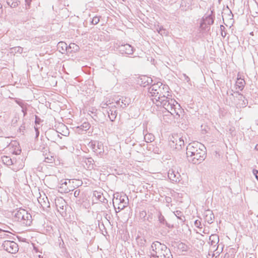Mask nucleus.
Returning a JSON list of instances; mask_svg holds the SVG:
<instances>
[{"mask_svg":"<svg viewBox=\"0 0 258 258\" xmlns=\"http://www.w3.org/2000/svg\"><path fill=\"white\" fill-rule=\"evenodd\" d=\"M169 90L167 85H164L157 92H153L152 101L157 103V105L163 106L172 115L179 117V112H181L180 105L175 100L171 98Z\"/></svg>","mask_w":258,"mask_h":258,"instance_id":"obj_1","label":"nucleus"},{"mask_svg":"<svg viewBox=\"0 0 258 258\" xmlns=\"http://www.w3.org/2000/svg\"><path fill=\"white\" fill-rule=\"evenodd\" d=\"M206 148L198 142L189 144L186 147V156L188 161L198 164L204 161L206 157Z\"/></svg>","mask_w":258,"mask_h":258,"instance_id":"obj_2","label":"nucleus"},{"mask_svg":"<svg viewBox=\"0 0 258 258\" xmlns=\"http://www.w3.org/2000/svg\"><path fill=\"white\" fill-rule=\"evenodd\" d=\"M15 216L18 221L25 226H30L32 223L31 215L23 209L18 210L15 213Z\"/></svg>","mask_w":258,"mask_h":258,"instance_id":"obj_3","label":"nucleus"},{"mask_svg":"<svg viewBox=\"0 0 258 258\" xmlns=\"http://www.w3.org/2000/svg\"><path fill=\"white\" fill-rule=\"evenodd\" d=\"M90 147L97 156L102 157L104 150V146L101 142L98 141H92L90 143Z\"/></svg>","mask_w":258,"mask_h":258,"instance_id":"obj_4","label":"nucleus"},{"mask_svg":"<svg viewBox=\"0 0 258 258\" xmlns=\"http://www.w3.org/2000/svg\"><path fill=\"white\" fill-rule=\"evenodd\" d=\"M2 246L6 251L11 253H15L19 249L18 244L13 241L6 240Z\"/></svg>","mask_w":258,"mask_h":258,"instance_id":"obj_5","label":"nucleus"},{"mask_svg":"<svg viewBox=\"0 0 258 258\" xmlns=\"http://www.w3.org/2000/svg\"><path fill=\"white\" fill-rule=\"evenodd\" d=\"M55 205L57 210L62 216L66 215V206L67 203L66 201L61 198L56 199L55 200Z\"/></svg>","mask_w":258,"mask_h":258,"instance_id":"obj_6","label":"nucleus"},{"mask_svg":"<svg viewBox=\"0 0 258 258\" xmlns=\"http://www.w3.org/2000/svg\"><path fill=\"white\" fill-rule=\"evenodd\" d=\"M151 258H173L171 252L167 247L158 252H154L151 255Z\"/></svg>","mask_w":258,"mask_h":258,"instance_id":"obj_7","label":"nucleus"},{"mask_svg":"<svg viewBox=\"0 0 258 258\" xmlns=\"http://www.w3.org/2000/svg\"><path fill=\"white\" fill-rule=\"evenodd\" d=\"M173 140L171 141L170 145L171 147H174L176 150H181L182 146H184V142L182 138L178 135L172 137Z\"/></svg>","mask_w":258,"mask_h":258,"instance_id":"obj_8","label":"nucleus"},{"mask_svg":"<svg viewBox=\"0 0 258 258\" xmlns=\"http://www.w3.org/2000/svg\"><path fill=\"white\" fill-rule=\"evenodd\" d=\"M167 247L164 244H162L158 241H155L152 243L150 249L151 255L154 252H158L161 250L167 248Z\"/></svg>","mask_w":258,"mask_h":258,"instance_id":"obj_9","label":"nucleus"},{"mask_svg":"<svg viewBox=\"0 0 258 258\" xmlns=\"http://www.w3.org/2000/svg\"><path fill=\"white\" fill-rule=\"evenodd\" d=\"M118 50L121 54H132L134 52L133 47L128 44L119 46Z\"/></svg>","mask_w":258,"mask_h":258,"instance_id":"obj_10","label":"nucleus"},{"mask_svg":"<svg viewBox=\"0 0 258 258\" xmlns=\"http://www.w3.org/2000/svg\"><path fill=\"white\" fill-rule=\"evenodd\" d=\"M213 12L211 11V14L206 16L205 18H203V21L200 25V28L202 29H206V25H211L214 23V18L212 16Z\"/></svg>","mask_w":258,"mask_h":258,"instance_id":"obj_11","label":"nucleus"},{"mask_svg":"<svg viewBox=\"0 0 258 258\" xmlns=\"http://www.w3.org/2000/svg\"><path fill=\"white\" fill-rule=\"evenodd\" d=\"M168 177L172 181L179 182L181 176L178 172H175L173 169H170L168 172Z\"/></svg>","mask_w":258,"mask_h":258,"instance_id":"obj_12","label":"nucleus"},{"mask_svg":"<svg viewBox=\"0 0 258 258\" xmlns=\"http://www.w3.org/2000/svg\"><path fill=\"white\" fill-rule=\"evenodd\" d=\"M46 138L49 141L54 143L56 142L59 138H60L57 132L53 130L48 131L46 133Z\"/></svg>","mask_w":258,"mask_h":258,"instance_id":"obj_13","label":"nucleus"},{"mask_svg":"<svg viewBox=\"0 0 258 258\" xmlns=\"http://www.w3.org/2000/svg\"><path fill=\"white\" fill-rule=\"evenodd\" d=\"M192 0H180V8L183 11L192 10Z\"/></svg>","mask_w":258,"mask_h":258,"instance_id":"obj_14","label":"nucleus"},{"mask_svg":"<svg viewBox=\"0 0 258 258\" xmlns=\"http://www.w3.org/2000/svg\"><path fill=\"white\" fill-rule=\"evenodd\" d=\"M90 127V124L88 122H84L81 125L76 127L75 131L78 134H82L84 132H86Z\"/></svg>","mask_w":258,"mask_h":258,"instance_id":"obj_15","label":"nucleus"},{"mask_svg":"<svg viewBox=\"0 0 258 258\" xmlns=\"http://www.w3.org/2000/svg\"><path fill=\"white\" fill-rule=\"evenodd\" d=\"M125 198H126L127 200H128V198L125 195H124L123 196L121 195L120 196H118L116 198V200H118L120 203V207H118V208L119 209L122 210L127 206L128 203L125 202Z\"/></svg>","mask_w":258,"mask_h":258,"instance_id":"obj_16","label":"nucleus"},{"mask_svg":"<svg viewBox=\"0 0 258 258\" xmlns=\"http://www.w3.org/2000/svg\"><path fill=\"white\" fill-rule=\"evenodd\" d=\"M164 85L161 82H158L156 84H154L150 86L148 89V92L151 94V96L153 97V92H157V90L160 89Z\"/></svg>","mask_w":258,"mask_h":258,"instance_id":"obj_17","label":"nucleus"},{"mask_svg":"<svg viewBox=\"0 0 258 258\" xmlns=\"http://www.w3.org/2000/svg\"><path fill=\"white\" fill-rule=\"evenodd\" d=\"M130 102L131 100L130 99H127L126 98L123 99V97L116 101V104L122 108L126 107L130 104Z\"/></svg>","mask_w":258,"mask_h":258,"instance_id":"obj_18","label":"nucleus"},{"mask_svg":"<svg viewBox=\"0 0 258 258\" xmlns=\"http://www.w3.org/2000/svg\"><path fill=\"white\" fill-rule=\"evenodd\" d=\"M83 162L86 164L89 169H92L96 166L95 161L92 157H85L83 159Z\"/></svg>","mask_w":258,"mask_h":258,"instance_id":"obj_19","label":"nucleus"},{"mask_svg":"<svg viewBox=\"0 0 258 258\" xmlns=\"http://www.w3.org/2000/svg\"><path fill=\"white\" fill-rule=\"evenodd\" d=\"M205 220L209 224H211L213 222V219L214 216L212 212L210 210H208L205 213Z\"/></svg>","mask_w":258,"mask_h":258,"instance_id":"obj_20","label":"nucleus"},{"mask_svg":"<svg viewBox=\"0 0 258 258\" xmlns=\"http://www.w3.org/2000/svg\"><path fill=\"white\" fill-rule=\"evenodd\" d=\"M38 201L41 207L44 210L47 208L49 207V203L47 199V197L44 198H42L41 197H39L38 199Z\"/></svg>","mask_w":258,"mask_h":258,"instance_id":"obj_21","label":"nucleus"},{"mask_svg":"<svg viewBox=\"0 0 258 258\" xmlns=\"http://www.w3.org/2000/svg\"><path fill=\"white\" fill-rule=\"evenodd\" d=\"M219 241V236L217 234H212L209 237V243L214 247L216 246Z\"/></svg>","mask_w":258,"mask_h":258,"instance_id":"obj_22","label":"nucleus"},{"mask_svg":"<svg viewBox=\"0 0 258 258\" xmlns=\"http://www.w3.org/2000/svg\"><path fill=\"white\" fill-rule=\"evenodd\" d=\"M157 216H158V221L160 223H161L162 225L166 226L168 228H171V227H173V226H171L167 222L164 217L162 215L161 212L159 211L158 212Z\"/></svg>","mask_w":258,"mask_h":258,"instance_id":"obj_23","label":"nucleus"},{"mask_svg":"<svg viewBox=\"0 0 258 258\" xmlns=\"http://www.w3.org/2000/svg\"><path fill=\"white\" fill-rule=\"evenodd\" d=\"M245 82L244 79H241L240 77L237 78V81L235 83L236 89H238L240 91H242L245 86Z\"/></svg>","mask_w":258,"mask_h":258,"instance_id":"obj_24","label":"nucleus"},{"mask_svg":"<svg viewBox=\"0 0 258 258\" xmlns=\"http://www.w3.org/2000/svg\"><path fill=\"white\" fill-rule=\"evenodd\" d=\"M57 48L62 53H64L65 51H67L68 50L67 44L65 42L62 41L58 43Z\"/></svg>","mask_w":258,"mask_h":258,"instance_id":"obj_25","label":"nucleus"},{"mask_svg":"<svg viewBox=\"0 0 258 258\" xmlns=\"http://www.w3.org/2000/svg\"><path fill=\"white\" fill-rule=\"evenodd\" d=\"M173 214L180 221L181 223H183L185 220V217L183 215L182 212L180 211H176L173 212Z\"/></svg>","mask_w":258,"mask_h":258,"instance_id":"obj_26","label":"nucleus"},{"mask_svg":"<svg viewBox=\"0 0 258 258\" xmlns=\"http://www.w3.org/2000/svg\"><path fill=\"white\" fill-rule=\"evenodd\" d=\"M108 113L110 121H113L117 115L116 110L114 108H112L108 111Z\"/></svg>","mask_w":258,"mask_h":258,"instance_id":"obj_27","label":"nucleus"},{"mask_svg":"<svg viewBox=\"0 0 258 258\" xmlns=\"http://www.w3.org/2000/svg\"><path fill=\"white\" fill-rule=\"evenodd\" d=\"M154 136L151 133H146L144 135V140L147 143H151L154 141Z\"/></svg>","mask_w":258,"mask_h":258,"instance_id":"obj_28","label":"nucleus"},{"mask_svg":"<svg viewBox=\"0 0 258 258\" xmlns=\"http://www.w3.org/2000/svg\"><path fill=\"white\" fill-rule=\"evenodd\" d=\"M2 160L3 163L7 166H10L13 164L12 160L10 157L4 156L2 157Z\"/></svg>","mask_w":258,"mask_h":258,"instance_id":"obj_29","label":"nucleus"},{"mask_svg":"<svg viewBox=\"0 0 258 258\" xmlns=\"http://www.w3.org/2000/svg\"><path fill=\"white\" fill-rule=\"evenodd\" d=\"M141 80H142L143 84L144 86L149 85L151 84L153 82L152 79L150 77L144 76Z\"/></svg>","mask_w":258,"mask_h":258,"instance_id":"obj_30","label":"nucleus"},{"mask_svg":"<svg viewBox=\"0 0 258 258\" xmlns=\"http://www.w3.org/2000/svg\"><path fill=\"white\" fill-rule=\"evenodd\" d=\"M7 4L11 8H16L20 4L19 0H7Z\"/></svg>","mask_w":258,"mask_h":258,"instance_id":"obj_31","label":"nucleus"},{"mask_svg":"<svg viewBox=\"0 0 258 258\" xmlns=\"http://www.w3.org/2000/svg\"><path fill=\"white\" fill-rule=\"evenodd\" d=\"M67 182L64 181L63 182L60 184L59 188L60 189V191L61 192H68L69 191V189L67 187Z\"/></svg>","mask_w":258,"mask_h":258,"instance_id":"obj_32","label":"nucleus"},{"mask_svg":"<svg viewBox=\"0 0 258 258\" xmlns=\"http://www.w3.org/2000/svg\"><path fill=\"white\" fill-rule=\"evenodd\" d=\"M30 107V105L28 103H25L24 105H23L21 107L22 112L23 113L24 116H25L27 114V111L28 110V108Z\"/></svg>","mask_w":258,"mask_h":258,"instance_id":"obj_33","label":"nucleus"},{"mask_svg":"<svg viewBox=\"0 0 258 258\" xmlns=\"http://www.w3.org/2000/svg\"><path fill=\"white\" fill-rule=\"evenodd\" d=\"M156 30L158 31V32L161 35H167V32L166 31V30L165 29H164L163 27L162 26H161L159 29L157 28Z\"/></svg>","mask_w":258,"mask_h":258,"instance_id":"obj_34","label":"nucleus"},{"mask_svg":"<svg viewBox=\"0 0 258 258\" xmlns=\"http://www.w3.org/2000/svg\"><path fill=\"white\" fill-rule=\"evenodd\" d=\"M23 50V48L20 46L15 47L12 48V52H15L16 53L17 52L19 53H22Z\"/></svg>","mask_w":258,"mask_h":258,"instance_id":"obj_35","label":"nucleus"},{"mask_svg":"<svg viewBox=\"0 0 258 258\" xmlns=\"http://www.w3.org/2000/svg\"><path fill=\"white\" fill-rule=\"evenodd\" d=\"M100 21L99 17L97 16H95L93 18L92 20L91 21V23L93 25L97 24Z\"/></svg>","mask_w":258,"mask_h":258,"instance_id":"obj_36","label":"nucleus"},{"mask_svg":"<svg viewBox=\"0 0 258 258\" xmlns=\"http://www.w3.org/2000/svg\"><path fill=\"white\" fill-rule=\"evenodd\" d=\"M71 48H73L74 51H77L79 49V46L75 43H71L69 45L68 50Z\"/></svg>","mask_w":258,"mask_h":258,"instance_id":"obj_37","label":"nucleus"},{"mask_svg":"<svg viewBox=\"0 0 258 258\" xmlns=\"http://www.w3.org/2000/svg\"><path fill=\"white\" fill-rule=\"evenodd\" d=\"M16 102L20 106L22 107L23 105H24L26 102H25L24 101L21 100V99H17L16 100Z\"/></svg>","mask_w":258,"mask_h":258,"instance_id":"obj_38","label":"nucleus"},{"mask_svg":"<svg viewBox=\"0 0 258 258\" xmlns=\"http://www.w3.org/2000/svg\"><path fill=\"white\" fill-rule=\"evenodd\" d=\"M32 0H25V5H26V9H30V4Z\"/></svg>","mask_w":258,"mask_h":258,"instance_id":"obj_39","label":"nucleus"},{"mask_svg":"<svg viewBox=\"0 0 258 258\" xmlns=\"http://www.w3.org/2000/svg\"><path fill=\"white\" fill-rule=\"evenodd\" d=\"M53 160L54 159L52 156H51L50 158L48 157L45 158V161L48 163H52Z\"/></svg>","mask_w":258,"mask_h":258,"instance_id":"obj_40","label":"nucleus"},{"mask_svg":"<svg viewBox=\"0 0 258 258\" xmlns=\"http://www.w3.org/2000/svg\"><path fill=\"white\" fill-rule=\"evenodd\" d=\"M252 173L254 175L255 178L258 180V170L256 169H253L252 171Z\"/></svg>","mask_w":258,"mask_h":258,"instance_id":"obj_41","label":"nucleus"},{"mask_svg":"<svg viewBox=\"0 0 258 258\" xmlns=\"http://www.w3.org/2000/svg\"><path fill=\"white\" fill-rule=\"evenodd\" d=\"M80 190H76L75 191H74V196L75 197L77 198V197H78L79 195H80Z\"/></svg>","mask_w":258,"mask_h":258,"instance_id":"obj_42","label":"nucleus"},{"mask_svg":"<svg viewBox=\"0 0 258 258\" xmlns=\"http://www.w3.org/2000/svg\"><path fill=\"white\" fill-rule=\"evenodd\" d=\"M133 124V122H132V121H128L125 124H124L123 125V127H124V129H126V130H129V128H127V124Z\"/></svg>","mask_w":258,"mask_h":258,"instance_id":"obj_43","label":"nucleus"},{"mask_svg":"<svg viewBox=\"0 0 258 258\" xmlns=\"http://www.w3.org/2000/svg\"><path fill=\"white\" fill-rule=\"evenodd\" d=\"M234 93L239 96V99L242 100L243 98H244V97L243 96V95L242 94H241V93H239L238 92H234Z\"/></svg>","mask_w":258,"mask_h":258,"instance_id":"obj_44","label":"nucleus"},{"mask_svg":"<svg viewBox=\"0 0 258 258\" xmlns=\"http://www.w3.org/2000/svg\"><path fill=\"white\" fill-rule=\"evenodd\" d=\"M195 225L197 227H200L201 225V222L199 220H196L195 222Z\"/></svg>","mask_w":258,"mask_h":258,"instance_id":"obj_45","label":"nucleus"},{"mask_svg":"<svg viewBox=\"0 0 258 258\" xmlns=\"http://www.w3.org/2000/svg\"><path fill=\"white\" fill-rule=\"evenodd\" d=\"M108 104L107 103H104V102H102L101 104V105L102 106V108H106L107 106H108Z\"/></svg>","mask_w":258,"mask_h":258,"instance_id":"obj_46","label":"nucleus"},{"mask_svg":"<svg viewBox=\"0 0 258 258\" xmlns=\"http://www.w3.org/2000/svg\"><path fill=\"white\" fill-rule=\"evenodd\" d=\"M40 121V118H39L38 116H36L35 117V123L39 124Z\"/></svg>","mask_w":258,"mask_h":258,"instance_id":"obj_47","label":"nucleus"},{"mask_svg":"<svg viewBox=\"0 0 258 258\" xmlns=\"http://www.w3.org/2000/svg\"><path fill=\"white\" fill-rule=\"evenodd\" d=\"M146 215V212L145 211H143L141 212H140L141 216H143L144 217H145Z\"/></svg>","mask_w":258,"mask_h":258,"instance_id":"obj_48","label":"nucleus"},{"mask_svg":"<svg viewBox=\"0 0 258 258\" xmlns=\"http://www.w3.org/2000/svg\"><path fill=\"white\" fill-rule=\"evenodd\" d=\"M97 198H98V199H99L100 201H102V199H102V198L103 200L104 199V198L103 197H102L101 195H98L97 196Z\"/></svg>","mask_w":258,"mask_h":258,"instance_id":"obj_49","label":"nucleus"},{"mask_svg":"<svg viewBox=\"0 0 258 258\" xmlns=\"http://www.w3.org/2000/svg\"><path fill=\"white\" fill-rule=\"evenodd\" d=\"M226 32H223V31H222V32H221V35H222L223 37H225V36H226Z\"/></svg>","mask_w":258,"mask_h":258,"instance_id":"obj_50","label":"nucleus"},{"mask_svg":"<svg viewBox=\"0 0 258 258\" xmlns=\"http://www.w3.org/2000/svg\"><path fill=\"white\" fill-rule=\"evenodd\" d=\"M3 12V7L2 4L0 3V13H2Z\"/></svg>","mask_w":258,"mask_h":258,"instance_id":"obj_51","label":"nucleus"},{"mask_svg":"<svg viewBox=\"0 0 258 258\" xmlns=\"http://www.w3.org/2000/svg\"><path fill=\"white\" fill-rule=\"evenodd\" d=\"M61 127L63 129H67V126H66L65 125L63 124H62L61 125Z\"/></svg>","mask_w":258,"mask_h":258,"instance_id":"obj_52","label":"nucleus"},{"mask_svg":"<svg viewBox=\"0 0 258 258\" xmlns=\"http://www.w3.org/2000/svg\"><path fill=\"white\" fill-rule=\"evenodd\" d=\"M166 201L168 203H169L170 201H171V198H168L166 199Z\"/></svg>","mask_w":258,"mask_h":258,"instance_id":"obj_53","label":"nucleus"},{"mask_svg":"<svg viewBox=\"0 0 258 258\" xmlns=\"http://www.w3.org/2000/svg\"><path fill=\"white\" fill-rule=\"evenodd\" d=\"M255 150H256V151H258V144L255 145Z\"/></svg>","mask_w":258,"mask_h":258,"instance_id":"obj_54","label":"nucleus"},{"mask_svg":"<svg viewBox=\"0 0 258 258\" xmlns=\"http://www.w3.org/2000/svg\"><path fill=\"white\" fill-rule=\"evenodd\" d=\"M220 27H221V30H222V27H223L224 29L225 28H224V27L223 25H221V26H220Z\"/></svg>","mask_w":258,"mask_h":258,"instance_id":"obj_55","label":"nucleus"},{"mask_svg":"<svg viewBox=\"0 0 258 258\" xmlns=\"http://www.w3.org/2000/svg\"><path fill=\"white\" fill-rule=\"evenodd\" d=\"M39 135V132H37V133H36V136L38 137Z\"/></svg>","mask_w":258,"mask_h":258,"instance_id":"obj_56","label":"nucleus"},{"mask_svg":"<svg viewBox=\"0 0 258 258\" xmlns=\"http://www.w3.org/2000/svg\"><path fill=\"white\" fill-rule=\"evenodd\" d=\"M0 231H2L1 229H0Z\"/></svg>","mask_w":258,"mask_h":258,"instance_id":"obj_57","label":"nucleus"}]
</instances>
